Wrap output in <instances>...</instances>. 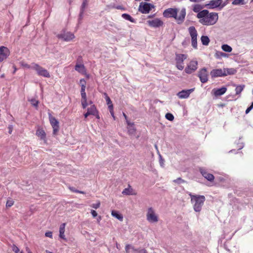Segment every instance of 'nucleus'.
Masks as SVG:
<instances>
[{
	"label": "nucleus",
	"instance_id": "nucleus-1",
	"mask_svg": "<svg viewBox=\"0 0 253 253\" xmlns=\"http://www.w3.org/2000/svg\"><path fill=\"white\" fill-rule=\"evenodd\" d=\"M199 22L203 25L212 26L218 21V15L216 12H209L208 10H203L197 15Z\"/></svg>",
	"mask_w": 253,
	"mask_h": 253
},
{
	"label": "nucleus",
	"instance_id": "nucleus-2",
	"mask_svg": "<svg viewBox=\"0 0 253 253\" xmlns=\"http://www.w3.org/2000/svg\"><path fill=\"white\" fill-rule=\"evenodd\" d=\"M178 10L176 8H169L166 9L163 12V15L166 18H174L177 24H182L186 16V9L182 8L177 15Z\"/></svg>",
	"mask_w": 253,
	"mask_h": 253
},
{
	"label": "nucleus",
	"instance_id": "nucleus-3",
	"mask_svg": "<svg viewBox=\"0 0 253 253\" xmlns=\"http://www.w3.org/2000/svg\"><path fill=\"white\" fill-rule=\"evenodd\" d=\"M189 195L191 198V202L193 204L194 210L196 212H200L206 200L205 196L203 195H193L191 193L189 194Z\"/></svg>",
	"mask_w": 253,
	"mask_h": 253
},
{
	"label": "nucleus",
	"instance_id": "nucleus-4",
	"mask_svg": "<svg viewBox=\"0 0 253 253\" xmlns=\"http://www.w3.org/2000/svg\"><path fill=\"white\" fill-rule=\"evenodd\" d=\"M236 70L234 68L215 69L212 70L210 72V75L212 78L220 77H224L228 75H234Z\"/></svg>",
	"mask_w": 253,
	"mask_h": 253
},
{
	"label": "nucleus",
	"instance_id": "nucleus-5",
	"mask_svg": "<svg viewBox=\"0 0 253 253\" xmlns=\"http://www.w3.org/2000/svg\"><path fill=\"white\" fill-rule=\"evenodd\" d=\"M31 69L35 70L39 76H42L45 78H49L50 77V74L47 70L42 68L38 64L32 63Z\"/></svg>",
	"mask_w": 253,
	"mask_h": 253
},
{
	"label": "nucleus",
	"instance_id": "nucleus-6",
	"mask_svg": "<svg viewBox=\"0 0 253 253\" xmlns=\"http://www.w3.org/2000/svg\"><path fill=\"white\" fill-rule=\"evenodd\" d=\"M188 32L191 37L192 46L195 49L197 48V31L194 26H191L188 28Z\"/></svg>",
	"mask_w": 253,
	"mask_h": 253
},
{
	"label": "nucleus",
	"instance_id": "nucleus-7",
	"mask_svg": "<svg viewBox=\"0 0 253 253\" xmlns=\"http://www.w3.org/2000/svg\"><path fill=\"white\" fill-rule=\"evenodd\" d=\"M187 58V55L185 54H176L175 61L176 67L179 70L184 69L183 62Z\"/></svg>",
	"mask_w": 253,
	"mask_h": 253
},
{
	"label": "nucleus",
	"instance_id": "nucleus-8",
	"mask_svg": "<svg viewBox=\"0 0 253 253\" xmlns=\"http://www.w3.org/2000/svg\"><path fill=\"white\" fill-rule=\"evenodd\" d=\"M222 0H211L209 3L206 5L208 8L210 9H214L219 7L220 9L222 8L226 5V3H222Z\"/></svg>",
	"mask_w": 253,
	"mask_h": 253
},
{
	"label": "nucleus",
	"instance_id": "nucleus-9",
	"mask_svg": "<svg viewBox=\"0 0 253 253\" xmlns=\"http://www.w3.org/2000/svg\"><path fill=\"white\" fill-rule=\"evenodd\" d=\"M154 6L153 4L145 2H141L139 6L138 10L142 13H148Z\"/></svg>",
	"mask_w": 253,
	"mask_h": 253
},
{
	"label": "nucleus",
	"instance_id": "nucleus-10",
	"mask_svg": "<svg viewBox=\"0 0 253 253\" xmlns=\"http://www.w3.org/2000/svg\"><path fill=\"white\" fill-rule=\"evenodd\" d=\"M198 68V62L196 60H191L185 69L187 74H190L195 72Z\"/></svg>",
	"mask_w": 253,
	"mask_h": 253
},
{
	"label": "nucleus",
	"instance_id": "nucleus-11",
	"mask_svg": "<svg viewBox=\"0 0 253 253\" xmlns=\"http://www.w3.org/2000/svg\"><path fill=\"white\" fill-rule=\"evenodd\" d=\"M49 119L50 123L53 128V134L56 135L59 131V122L55 117L49 114Z\"/></svg>",
	"mask_w": 253,
	"mask_h": 253
},
{
	"label": "nucleus",
	"instance_id": "nucleus-12",
	"mask_svg": "<svg viewBox=\"0 0 253 253\" xmlns=\"http://www.w3.org/2000/svg\"><path fill=\"white\" fill-rule=\"evenodd\" d=\"M198 76L202 83L207 82L208 81V74L207 69L203 68L201 69L198 72Z\"/></svg>",
	"mask_w": 253,
	"mask_h": 253
},
{
	"label": "nucleus",
	"instance_id": "nucleus-13",
	"mask_svg": "<svg viewBox=\"0 0 253 253\" xmlns=\"http://www.w3.org/2000/svg\"><path fill=\"white\" fill-rule=\"evenodd\" d=\"M147 219L152 221H157L158 220L157 214L152 208H149L148 209Z\"/></svg>",
	"mask_w": 253,
	"mask_h": 253
},
{
	"label": "nucleus",
	"instance_id": "nucleus-14",
	"mask_svg": "<svg viewBox=\"0 0 253 253\" xmlns=\"http://www.w3.org/2000/svg\"><path fill=\"white\" fill-rule=\"evenodd\" d=\"M9 50L7 47L2 46L0 47V62L7 58L9 55Z\"/></svg>",
	"mask_w": 253,
	"mask_h": 253
},
{
	"label": "nucleus",
	"instance_id": "nucleus-15",
	"mask_svg": "<svg viewBox=\"0 0 253 253\" xmlns=\"http://www.w3.org/2000/svg\"><path fill=\"white\" fill-rule=\"evenodd\" d=\"M57 37L66 42H69L75 38L74 35L70 32L59 34Z\"/></svg>",
	"mask_w": 253,
	"mask_h": 253
},
{
	"label": "nucleus",
	"instance_id": "nucleus-16",
	"mask_svg": "<svg viewBox=\"0 0 253 253\" xmlns=\"http://www.w3.org/2000/svg\"><path fill=\"white\" fill-rule=\"evenodd\" d=\"M148 25L152 27L157 28L163 25V22L159 18L147 21Z\"/></svg>",
	"mask_w": 253,
	"mask_h": 253
},
{
	"label": "nucleus",
	"instance_id": "nucleus-17",
	"mask_svg": "<svg viewBox=\"0 0 253 253\" xmlns=\"http://www.w3.org/2000/svg\"><path fill=\"white\" fill-rule=\"evenodd\" d=\"M200 171L202 175L208 180L212 181L214 180V177L213 174L208 173L207 170L204 168H200Z\"/></svg>",
	"mask_w": 253,
	"mask_h": 253
},
{
	"label": "nucleus",
	"instance_id": "nucleus-18",
	"mask_svg": "<svg viewBox=\"0 0 253 253\" xmlns=\"http://www.w3.org/2000/svg\"><path fill=\"white\" fill-rule=\"evenodd\" d=\"M194 88H191L187 90H182L177 93V96L179 98H187L189 97L190 94L192 92Z\"/></svg>",
	"mask_w": 253,
	"mask_h": 253
},
{
	"label": "nucleus",
	"instance_id": "nucleus-19",
	"mask_svg": "<svg viewBox=\"0 0 253 253\" xmlns=\"http://www.w3.org/2000/svg\"><path fill=\"white\" fill-rule=\"evenodd\" d=\"M227 90V88L225 87H222L220 88H214L212 90V92L213 93L215 96H221L224 94Z\"/></svg>",
	"mask_w": 253,
	"mask_h": 253
},
{
	"label": "nucleus",
	"instance_id": "nucleus-20",
	"mask_svg": "<svg viewBox=\"0 0 253 253\" xmlns=\"http://www.w3.org/2000/svg\"><path fill=\"white\" fill-rule=\"evenodd\" d=\"M36 134L40 137L41 140H43L44 143H46V134L42 129L38 128L36 131Z\"/></svg>",
	"mask_w": 253,
	"mask_h": 253
},
{
	"label": "nucleus",
	"instance_id": "nucleus-21",
	"mask_svg": "<svg viewBox=\"0 0 253 253\" xmlns=\"http://www.w3.org/2000/svg\"><path fill=\"white\" fill-rule=\"evenodd\" d=\"M122 194L123 195H136V193L134 192L133 189L131 187V186L128 185V187L125 188L122 192Z\"/></svg>",
	"mask_w": 253,
	"mask_h": 253
},
{
	"label": "nucleus",
	"instance_id": "nucleus-22",
	"mask_svg": "<svg viewBox=\"0 0 253 253\" xmlns=\"http://www.w3.org/2000/svg\"><path fill=\"white\" fill-rule=\"evenodd\" d=\"M65 226L66 223H63L60 225L59 228V237L60 238L64 240H66L65 236L64 235Z\"/></svg>",
	"mask_w": 253,
	"mask_h": 253
},
{
	"label": "nucleus",
	"instance_id": "nucleus-23",
	"mask_svg": "<svg viewBox=\"0 0 253 253\" xmlns=\"http://www.w3.org/2000/svg\"><path fill=\"white\" fill-rule=\"evenodd\" d=\"M75 69L76 71L82 74H84L85 72V67L82 64H77L75 66Z\"/></svg>",
	"mask_w": 253,
	"mask_h": 253
},
{
	"label": "nucleus",
	"instance_id": "nucleus-24",
	"mask_svg": "<svg viewBox=\"0 0 253 253\" xmlns=\"http://www.w3.org/2000/svg\"><path fill=\"white\" fill-rule=\"evenodd\" d=\"M111 214L113 217H115L119 220L122 221L123 219V216L122 214L120 213L118 211H112L111 212Z\"/></svg>",
	"mask_w": 253,
	"mask_h": 253
},
{
	"label": "nucleus",
	"instance_id": "nucleus-25",
	"mask_svg": "<svg viewBox=\"0 0 253 253\" xmlns=\"http://www.w3.org/2000/svg\"><path fill=\"white\" fill-rule=\"evenodd\" d=\"M87 112L89 113L90 115H96V114L97 113V109L94 105L91 106L90 107L88 108Z\"/></svg>",
	"mask_w": 253,
	"mask_h": 253
},
{
	"label": "nucleus",
	"instance_id": "nucleus-26",
	"mask_svg": "<svg viewBox=\"0 0 253 253\" xmlns=\"http://www.w3.org/2000/svg\"><path fill=\"white\" fill-rule=\"evenodd\" d=\"M202 44L204 45H208L210 42V39L207 36H202L201 38Z\"/></svg>",
	"mask_w": 253,
	"mask_h": 253
},
{
	"label": "nucleus",
	"instance_id": "nucleus-27",
	"mask_svg": "<svg viewBox=\"0 0 253 253\" xmlns=\"http://www.w3.org/2000/svg\"><path fill=\"white\" fill-rule=\"evenodd\" d=\"M245 87V85H237L236 86L235 91H236V94L238 95L240 94L241 92L243 90Z\"/></svg>",
	"mask_w": 253,
	"mask_h": 253
},
{
	"label": "nucleus",
	"instance_id": "nucleus-28",
	"mask_svg": "<svg viewBox=\"0 0 253 253\" xmlns=\"http://www.w3.org/2000/svg\"><path fill=\"white\" fill-rule=\"evenodd\" d=\"M221 48L223 51H224L225 52H230L232 50V47L230 46H229V45L226 44H223L221 46Z\"/></svg>",
	"mask_w": 253,
	"mask_h": 253
},
{
	"label": "nucleus",
	"instance_id": "nucleus-29",
	"mask_svg": "<svg viewBox=\"0 0 253 253\" xmlns=\"http://www.w3.org/2000/svg\"><path fill=\"white\" fill-rule=\"evenodd\" d=\"M203 7L200 4H195L193 5V10L195 12H198V13L202 11L201 10L203 9Z\"/></svg>",
	"mask_w": 253,
	"mask_h": 253
},
{
	"label": "nucleus",
	"instance_id": "nucleus-30",
	"mask_svg": "<svg viewBox=\"0 0 253 253\" xmlns=\"http://www.w3.org/2000/svg\"><path fill=\"white\" fill-rule=\"evenodd\" d=\"M122 17L125 19L126 20H128L131 22L134 23V19L132 18L130 15L126 14V13H124L122 15Z\"/></svg>",
	"mask_w": 253,
	"mask_h": 253
},
{
	"label": "nucleus",
	"instance_id": "nucleus-31",
	"mask_svg": "<svg viewBox=\"0 0 253 253\" xmlns=\"http://www.w3.org/2000/svg\"><path fill=\"white\" fill-rule=\"evenodd\" d=\"M128 133L129 135H134L135 133L136 129L133 126L131 125L127 127Z\"/></svg>",
	"mask_w": 253,
	"mask_h": 253
},
{
	"label": "nucleus",
	"instance_id": "nucleus-32",
	"mask_svg": "<svg viewBox=\"0 0 253 253\" xmlns=\"http://www.w3.org/2000/svg\"><path fill=\"white\" fill-rule=\"evenodd\" d=\"M244 0H234L232 4L233 5H243L245 3Z\"/></svg>",
	"mask_w": 253,
	"mask_h": 253
},
{
	"label": "nucleus",
	"instance_id": "nucleus-33",
	"mask_svg": "<svg viewBox=\"0 0 253 253\" xmlns=\"http://www.w3.org/2000/svg\"><path fill=\"white\" fill-rule=\"evenodd\" d=\"M20 64L21 66V67H22L24 68H27V69L31 68L32 64L31 65H29L24 61H21L20 62Z\"/></svg>",
	"mask_w": 253,
	"mask_h": 253
},
{
	"label": "nucleus",
	"instance_id": "nucleus-34",
	"mask_svg": "<svg viewBox=\"0 0 253 253\" xmlns=\"http://www.w3.org/2000/svg\"><path fill=\"white\" fill-rule=\"evenodd\" d=\"M165 117L167 120L170 121H172L174 118L173 115L172 114L169 113L166 114Z\"/></svg>",
	"mask_w": 253,
	"mask_h": 253
},
{
	"label": "nucleus",
	"instance_id": "nucleus-35",
	"mask_svg": "<svg viewBox=\"0 0 253 253\" xmlns=\"http://www.w3.org/2000/svg\"><path fill=\"white\" fill-rule=\"evenodd\" d=\"M29 101L31 102V103L32 104V105L35 107H37L38 106V104H39V101L34 99V98H33V99H31L30 100H29Z\"/></svg>",
	"mask_w": 253,
	"mask_h": 253
},
{
	"label": "nucleus",
	"instance_id": "nucleus-36",
	"mask_svg": "<svg viewBox=\"0 0 253 253\" xmlns=\"http://www.w3.org/2000/svg\"><path fill=\"white\" fill-rule=\"evenodd\" d=\"M104 95L105 96V99L106 100V103H107V104L108 105H111L112 104V101L110 98V97L108 96V95H107V94L106 93H104Z\"/></svg>",
	"mask_w": 253,
	"mask_h": 253
},
{
	"label": "nucleus",
	"instance_id": "nucleus-37",
	"mask_svg": "<svg viewBox=\"0 0 253 253\" xmlns=\"http://www.w3.org/2000/svg\"><path fill=\"white\" fill-rule=\"evenodd\" d=\"M69 189L73 192H75V193H81V194H84L85 193L84 192V191H80V190H77L75 187H69Z\"/></svg>",
	"mask_w": 253,
	"mask_h": 253
},
{
	"label": "nucleus",
	"instance_id": "nucleus-38",
	"mask_svg": "<svg viewBox=\"0 0 253 253\" xmlns=\"http://www.w3.org/2000/svg\"><path fill=\"white\" fill-rule=\"evenodd\" d=\"M216 56L217 57H226L227 56V54L226 53H224V52L219 51V52H217L216 53Z\"/></svg>",
	"mask_w": 253,
	"mask_h": 253
},
{
	"label": "nucleus",
	"instance_id": "nucleus-39",
	"mask_svg": "<svg viewBox=\"0 0 253 253\" xmlns=\"http://www.w3.org/2000/svg\"><path fill=\"white\" fill-rule=\"evenodd\" d=\"M14 204V202L11 199H9L7 201L6 206V207H11Z\"/></svg>",
	"mask_w": 253,
	"mask_h": 253
},
{
	"label": "nucleus",
	"instance_id": "nucleus-40",
	"mask_svg": "<svg viewBox=\"0 0 253 253\" xmlns=\"http://www.w3.org/2000/svg\"><path fill=\"white\" fill-rule=\"evenodd\" d=\"M88 3V1H83L82 4L81 5V10H84Z\"/></svg>",
	"mask_w": 253,
	"mask_h": 253
},
{
	"label": "nucleus",
	"instance_id": "nucleus-41",
	"mask_svg": "<svg viewBox=\"0 0 253 253\" xmlns=\"http://www.w3.org/2000/svg\"><path fill=\"white\" fill-rule=\"evenodd\" d=\"M100 205V202H97V203H94V204H92V205H91V207H92V208H94V209H98V208H99Z\"/></svg>",
	"mask_w": 253,
	"mask_h": 253
},
{
	"label": "nucleus",
	"instance_id": "nucleus-42",
	"mask_svg": "<svg viewBox=\"0 0 253 253\" xmlns=\"http://www.w3.org/2000/svg\"><path fill=\"white\" fill-rule=\"evenodd\" d=\"M82 96V100H87L86 95L85 92H81Z\"/></svg>",
	"mask_w": 253,
	"mask_h": 253
},
{
	"label": "nucleus",
	"instance_id": "nucleus-43",
	"mask_svg": "<svg viewBox=\"0 0 253 253\" xmlns=\"http://www.w3.org/2000/svg\"><path fill=\"white\" fill-rule=\"evenodd\" d=\"M81 103L82 107L84 109L88 105L87 100H81Z\"/></svg>",
	"mask_w": 253,
	"mask_h": 253
},
{
	"label": "nucleus",
	"instance_id": "nucleus-44",
	"mask_svg": "<svg viewBox=\"0 0 253 253\" xmlns=\"http://www.w3.org/2000/svg\"><path fill=\"white\" fill-rule=\"evenodd\" d=\"M173 182H174L175 183H180L182 182H184V180L182 179L180 177H179V178H177L176 179L174 180Z\"/></svg>",
	"mask_w": 253,
	"mask_h": 253
},
{
	"label": "nucleus",
	"instance_id": "nucleus-45",
	"mask_svg": "<svg viewBox=\"0 0 253 253\" xmlns=\"http://www.w3.org/2000/svg\"><path fill=\"white\" fill-rule=\"evenodd\" d=\"M12 250L15 253H18L19 252V248L15 245H13V246L12 247Z\"/></svg>",
	"mask_w": 253,
	"mask_h": 253
},
{
	"label": "nucleus",
	"instance_id": "nucleus-46",
	"mask_svg": "<svg viewBox=\"0 0 253 253\" xmlns=\"http://www.w3.org/2000/svg\"><path fill=\"white\" fill-rule=\"evenodd\" d=\"M130 247H131V246L128 244L126 246L125 251L126 252V253H129V250L130 249Z\"/></svg>",
	"mask_w": 253,
	"mask_h": 253
},
{
	"label": "nucleus",
	"instance_id": "nucleus-47",
	"mask_svg": "<svg viewBox=\"0 0 253 253\" xmlns=\"http://www.w3.org/2000/svg\"><path fill=\"white\" fill-rule=\"evenodd\" d=\"M45 235L46 237H49L50 238H52V233L51 232L48 231L46 232Z\"/></svg>",
	"mask_w": 253,
	"mask_h": 253
},
{
	"label": "nucleus",
	"instance_id": "nucleus-48",
	"mask_svg": "<svg viewBox=\"0 0 253 253\" xmlns=\"http://www.w3.org/2000/svg\"><path fill=\"white\" fill-rule=\"evenodd\" d=\"M84 10H81L80 13L79 15V21H81L82 19V18L83 17V14H84Z\"/></svg>",
	"mask_w": 253,
	"mask_h": 253
},
{
	"label": "nucleus",
	"instance_id": "nucleus-49",
	"mask_svg": "<svg viewBox=\"0 0 253 253\" xmlns=\"http://www.w3.org/2000/svg\"><path fill=\"white\" fill-rule=\"evenodd\" d=\"M80 84L82 86V85H86V82L84 79H82L80 81Z\"/></svg>",
	"mask_w": 253,
	"mask_h": 253
},
{
	"label": "nucleus",
	"instance_id": "nucleus-50",
	"mask_svg": "<svg viewBox=\"0 0 253 253\" xmlns=\"http://www.w3.org/2000/svg\"><path fill=\"white\" fill-rule=\"evenodd\" d=\"M139 253H148L147 251L145 249H139L138 251Z\"/></svg>",
	"mask_w": 253,
	"mask_h": 253
},
{
	"label": "nucleus",
	"instance_id": "nucleus-51",
	"mask_svg": "<svg viewBox=\"0 0 253 253\" xmlns=\"http://www.w3.org/2000/svg\"><path fill=\"white\" fill-rule=\"evenodd\" d=\"M91 213L93 217H96L97 215V213L94 210H91Z\"/></svg>",
	"mask_w": 253,
	"mask_h": 253
},
{
	"label": "nucleus",
	"instance_id": "nucleus-52",
	"mask_svg": "<svg viewBox=\"0 0 253 253\" xmlns=\"http://www.w3.org/2000/svg\"><path fill=\"white\" fill-rule=\"evenodd\" d=\"M85 87H86V85H82L81 86V92H85Z\"/></svg>",
	"mask_w": 253,
	"mask_h": 253
},
{
	"label": "nucleus",
	"instance_id": "nucleus-53",
	"mask_svg": "<svg viewBox=\"0 0 253 253\" xmlns=\"http://www.w3.org/2000/svg\"><path fill=\"white\" fill-rule=\"evenodd\" d=\"M108 108L109 109L110 112H112V111H113V104H112L111 105H108Z\"/></svg>",
	"mask_w": 253,
	"mask_h": 253
},
{
	"label": "nucleus",
	"instance_id": "nucleus-54",
	"mask_svg": "<svg viewBox=\"0 0 253 253\" xmlns=\"http://www.w3.org/2000/svg\"><path fill=\"white\" fill-rule=\"evenodd\" d=\"M252 109L251 107H249L246 110V114H248Z\"/></svg>",
	"mask_w": 253,
	"mask_h": 253
},
{
	"label": "nucleus",
	"instance_id": "nucleus-55",
	"mask_svg": "<svg viewBox=\"0 0 253 253\" xmlns=\"http://www.w3.org/2000/svg\"><path fill=\"white\" fill-rule=\"evenodd\" d=\"M115 8L117 9L125 10V8L122 6H121V5H118V6L115 7Z\"/></svg>",
	"mask_w": 253,
	"mask_h": 253
},
{
	"label": "nucleus",
	"instance_id": "nucleus-56",
	"mask_svg": "<svg viewBox=\"0 0 253 253\" xmlns=\"http://www.w3.org/2000/svg\"><path fill=\"white\" fill-rule=\"evenodd\" d=\"M8 129H9V133L10 134L11 133L12 131V126H9V127H8Z\"/></svg>",
	"mask_w": 253,
	"mask_h": 253
},
{
	"label": "nucleus",
	"instance_id": "nucleus-57",
	"mask_svg": "<svg viewBox=\"0 0 253 253\" xmlns=\"http://www.w3.org/2000/svg\"><path fill=\"white\" fill-rule=\"evenodd\" d=\"M130 249H132L133 251H136V252H138V251L139 249H135L133 246H131V247H130Z\"/></svg>",
	"mask_w": 253,
	"mask_h": 253
},
{
	"label": "nucleus",
	"instance_id": "nucleus-58",
	"mask_svg": "<svg viewBox=\"0 0 253 253\" xmlns=\"http://www.w3.org/2000/svg\"><path fill=\"white\" fill-rule=\"evenodd\" d=\"M126 123L127 124V125L128 126H130L131 125H132L133 126V123H131L130 122H129L128 121L126 120Z\"/></svg>",
	"mask_w": 253,
	"mask_h": 253
},
{
	"label": "nucleus",
	"instance_id": "nucleus-59",
	"mask_svg": "<svg viewBox=\"0 0 253 253\" xmlns=\"http://www.w3.org/2000/svg\"><path fill=\"white\" fill-rule=\"evenodd\" d=\"M89 115H90L87 112L85 114H84L85 118H87V116H88Z\"/></svg>",
	"mask_w": 253,
	"mask_h": 253
},
{
	"label": "nucleus",
	"instance_id": "nucleus-60",
	"mask_svg": "<svg viewBox=\"0 0 253 253\" xmlns=\"http://www.w3.org/2000/svg\"><path fill=\"white\" fill-rule=\"evenodd\" d=\"M26 251L28 253H32L28 248H26Z\"/></svg>",
	"mask_w": 253,
	"mask_h": 253
},
{
	"label": "nucleus",
	"instance_id": "nucleus-61",
	"mask_svg": "<svg viewBox=\"0 0 253 253\" xmlns=\"http://www.w3.org/2000/svg\"><path fill=\"white\" fill-rule=\"evenodd\" d=\"M112 116L114 118V119H115V116H114V112L113 111H112V112H110Z\"/></svg>",
	"mask_w": 253,
	"mask_h": 253
},
{
	"label": "nucleus",
	"instance_id": "nucleus-62",
	"mask_svg": "<svg viewBox=\"0 0 253 253\" xmlns=\"http://www.w3.org/2000/svg\"><path fill=\"white\" fill-rule=\"evenodd\" d=\"M123 115H124V117L125 118V119L126 120H127V116H126V115L125 113H123Z\"/></svg>",
	"mask_w": 253,
	"mask_h": 253
},
{
	"label": "nucleus",
	"instance_id": "nucleus-63",
	"mask_svg": "<svg viewBox=\"0 0 253 253\" xmlns=\"http://www.w3.org/2000/svg\"><path fill=\"white\" fill-rule=\"evenodd\" d=\"M250 107H251L252 108H253V102L252 103Z\"/></svg>",
	"mask_w": 253,
	"mask_h": 253
},
{
	"label": "nucleus",
	"instance_id": "nucleus-64",
	"mask_svg": "<svg viewBox=\"0 0 253 253\" xmlns=\"http://www.w3.org/2000/svg\"><path fill=\"white\" fill-rule=\"evenodd\" d=\"M46 252L47 253H53L52 252H49V251H47V250H46Z\"/></svg>",
	"mask_w": 253,
	"mask_h": 253
}]
</instances>
